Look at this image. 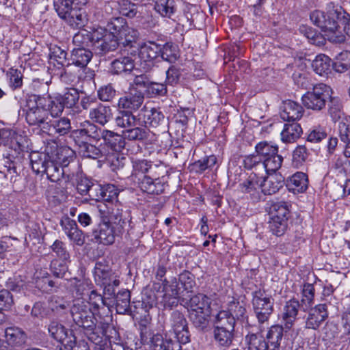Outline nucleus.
I'll return each mask as SVG.
<instances>
[{
  "label": "nucleus",
  "instance_id": "nucleus-1",
  "mask_svg": "<svg viewBox=\"0 0 350 350\" xmlns=\"http://www.w3.org/2000/svg\"><path fill=\"white\" fill-rule=\"evenodd\" d=\"M310 18L332 42H344L345 33L350 37V14L338 4L329 2L325 12L314 10L310 14Z\"/></svg>",
  "mask_w": 350,
  "mask_h": 350
},
{
  "label": "nucleus",
  "instance_id": "nucleus-2",
  "mask_svg": "<svg viewBox=\"0 0 350 350\" xmlns=\"http://www.w3.org/2000/svg\"><path fill=\"white\" fill-rule=\"evenodd\" d=\"M72 154V151L66 147L59 148L55 158L48 153L33 152L30 155L32 170L37 174H46L51 182H58L64 178L65 173L59 165L66 166Z\"/></svg>",
  "mask_w": 350,
  "mask_h": 350
},
{
  "label": "nucleus",
  "instance_id": "nucleus-3",
  "mask_svg": "<svg viewBox=\"0 0 350 350\" xmlns=\"http://www.w3.org/2000/svg\"><path fill=\"white\" fill-rule=\"evenodd\" d=\"M46 102L45 98L33 94L27 98L25 105L23 107V112L27 124L38 126L42 131L49 118Z\"/></svg>",
  "mask_w": 350,
  "mask_h": 350
},
{
  "label": "nucleus",
  "instance_id": "nucleus-4",
  "mask_svg": "<svg viewBox=\"0 0 350 350\" xmlns=\"http://www.w3.org/2000/svg\"><path fill=\"white\" fill-rule=\"evenodd\" d=\"M211 299L201 293L193 295L186 303L189 319L195 327L203 329L207 326L211 314Z\"/></svg>",
  "mask_w": 350,
  "mask_h": 350
},
{
  "label": "nucleus",
  "instance_id": "nucleus-5",
  "mask_svg": "<svg viewBox=\"0 0 350 350\" xmlns=\"http://www.w3.org/2000/svg\"><path fill=\"white\" fill-rule=\"evenodd\" d=\"M332 94V90L329 86L324 83H319L315 85L312 90L302 96V103L307 109L321 111L331 99Z\"/></svg>",
  "mask_w": 350,
  "mask_h": 350
},
{
  "label": "nucleus",
  "instance_id": "nucleus-6",
  "mask_svg": "<svg viewBox=\"0 0 350 350\" xmlns=\"http://www.w3.org/2000/svg\"><path fill=\"white\" fill-rule=\"evenodd\" d=\"M109 31H113L117 34L118 44H121L124 47L129 46L131 49L136 44L139 36L138 31L127 25L124 18L122 17L113 18L108 23Z\"/></svg>",
  "mask_w": 350,
  "mask_h": 350
},
{
  "label": "nucleus",
  "instance_id": "nucleus-7",
  "mask_svg": "<svg viewBox=\"0 0 350 350\" xmlns=\"http://www.w3.org/2000/svg\"><path fill=\"white\" fill-rule=\"evenodd\" d=\"M94 275L96 283L103 288L105 295H115V287L119 286L120 280L108 265L105 262H97L94 267Z\"/></svg>",
  "mask_w": 350,
  "mask_h": 350
},
{
  "label": "nucleus",
  "instance_id": "nucleus-8",
  "mask_svg": "<svg viewBox=\"0 0 350 350\" xmlns=\"http://www.w3.org/2000/svg\"><path fill=\"white\" fill-rule=\"evenodd\" d=\"M113 31L98 27L92 31V45L99 54H105L115 51L118 46V41Z\"/></svg>",
  "mask_w": 350,
  "mask_h": 350
},
{
  "label": "nucleus",
  "instance_id": "nucleus-9",
  "mask_svg": "<svg viewBox=\"0 0 350 350\" xmlns=\"http://www.w3.org/2000/svg\"><path fill=\"white\" fill-rule=\"evenodd\" d=\"M70 313L73 321L85 330H92L96 328L94 315L83 298H78L74 301Z\"/></svg>",
  "mask_w": 350,
  "mask_h": 350
},
{
  "label": "nucleus",
  "instance_id": "nucleus-10",
  "mask_svg": "<svg viewBox=\"0 0 350 350\" xmlns=\"http://www.w3.org/2000/svg\"><path fill=\"white\" fill-rule=\"evenodd\" d=\"M274 299L264 290L252 293V306L260 323L267 322L273 311Z\"/></svg>",
  "mask_w": 350,
  "mask_h": 350
},
{
  "label": "nucleus",
  "instance_id": "nucleus-11",
  "mask_svg": "<svg viewBox=\"0 0 350 350\" xmlns=\"http://www.w3.org/2000/svg\"><path fill=\"white\" fill-rule=\"evenodd\" d=\"M167 324L171 327L170 331L174 334L176 341L180 342V345L186 344L190 341L187 321L181 312L174 311Z\"/></svg>",
  "mask_w": 350,
  "mask_h": 350
},
{
  "label": "nucleus",
  "instance_id": "nucleus-12",
  "mask_svg": "<svg viewBox=\"0 0 350 350\" xmlns=\"http://www.w3.org/2000/svg\"><path fill=\"white\" fill-rule=\"evenodd\" d=\"M50 336L68 349H72L76 344V337L72 331L65 327L60 323L53 321L48 327Z\"/></svg>",
  "mask_w": 350,
  "mask_h": 350
},
{
  "label": "nucleus",
  "instance_id": "nucleus-13",
  "mask_svg": "<svg viewBox=\"0 0 350 350\" xmlns=\"http://www.w3.org/2000/svg\"><path fill=\"white\" fill-rule=\"evenodd\" d=\"M97 209L102 221L109 224L124 223L122 221V208L119 201L109 204L100 202L97 205Z\"/></svg>",
  "mask_w": 350,
  "mask_h": 350
},
{
  "label": "nucleus",
  "instance_id": "nucleus-14",
  "mask_svg": "<svg viewBox=\"0 0 350 350\" xmlns=\"http://www.w3.org/2000/svg\"><path fill=\"white\" fill-rule=\"evenodd\" d=\"M44 125L42 132L51 136H55V135H64L71 129L70 121L66 117L60 118L59 117L52 118L49 117L47 124Z\"/></svg>",
  "mask_w": 350,
  "mask_h": 350
},
{
  "label": "nucleus",
  "instance_id": "nucleus-15",
  "mask_svg": "<svg viewBox=\"0 0 350 350\" xmlns=\"http://www.w3.org/2000/svg\"><path fill=\"white\" fill-rule=\"evenodd\" d=\"M106 131V129L98 128L94 124L87 121L83 124V128L76 130L75 133L77 137L81 138V140L96 142L100 139H103Z\"/></svg>",
  "mask_w": 350,
  "mask_h": 350
},
{
  "label": "nucleus",
  "instance_id": "nucleus-16",
  "mask_svg": "<svg viewBox=\"0 0 350 350\" xmlns=\"http://www.w3.org/2000/svg\"><path fill=\"white\" fill-rule=\"evenodd\" d=\"M60 224L64 233L71 241L79 246L84 244L85 236L82 230L78 228L75 220L66 217L61 220Z\"/></svg>",
  "mask_w": 350,
  "mask_h": 350
},
{
  "label": "nucleus",
  "instance_id": "nucleus-17",
  "mask_svg": "<svg viewBox=\"0 0 350 350\" xmlns=\"http://www.w3.org/2000/svg\"><path fill=\"white\" fill-rule=\"evenodd\" d=\"M144 96L135 90H130L129 92L118 100L119 109H127L129 111L137 110L142 105Z\"/></svg>",
  "mask_w": 350,
  "mask_h": 350
},
{
  "label": "nucleus",
  "instance_id": "nucleus-18",
  "mask_svg": "<svg viewBox=\"0 0 350 350\" xmlns=\"http://www.w3.org/2000/svg\"><path fill=\"white\" fill-rule=\"evenodd\" d=\"M149 350H183L181 345L176 340L165 338L159 334H154L149 342Z\"/></svg>",
  "mask_w": 350,
  "mask_h": 350
},
{
  "label": "nucleus",
  "instance_id": "nucleus-19",
  "mask_svg": "<svg viewBox=\"0 0 350 350\" xmlns=\"http://www.w3.org/2000/svg\"><path fill=\"white\" fill-rule=\"evenodd\" d=\"M299 309H302L301 304L294 298L285 303L282 317L286 329H290L293 326Z\"/></svg>",
  "mask_w": 350,
  "mask_h": 350
},
{
  "label": "nucleus",
  "instance_id": "nucleus-20",
  "mask_svg": "<svg viewBox=\"0 0 350 350\" xmlns=\"http://www.w3.org/2000/svg\"><path fill=\"white\" fill-rule=\"evenodd\" d=\"M241 191L247 193L252 200L256 201L260 198V177L256 173L251 174L247 180L240 184Z\"/></svg>",
  "mask_w": 350,
  "mask_h": 350
},
{
  "label": "nucleus",
  "instance_id": "nucleus-21",
  "mask_svg": "<svg viewBox=\"0 0 350 350\" xmlns=\"http://www.w3.org/2000/svg\"><path fill=\"white\" fill-rule=\"evenodd\" d=\"M93 189L95 190L94 199L97 201L102 200L107 204L118 201L119 191L114 185L108 184L104 186L96 185Z\"/></svg>",
  "mask_w": 350,
  "mask_h": 350
},
{
  "label": "nucleus",
  "instance_id": "nucleus-22",
  "mask_svg": "<svg viewBox=\"0 0 350 350\" xmlns=\"http://www.w3.org/2000/svg\"><path fill=\"white\" fill-rule=\"evenodd\" d=\"M161 45L154 42H145L141 45L139 50L140 59L146 63H153L160 57Z\"/></svg>",
  "mask_w": 350,
  "mask_h": 350
},
{
  "label": "nucleus",
  "instance_id": "nucleus-23",
  "mask_svg": "<svg viewBox=\"0 0 350 350\" xmlns=\"http://www.w3.org/2000/svg\"><path fill=\"white\" fill-rule=\"evenodd\" d=\"M261 192L265 195L277 193L284 185V179L280 174H273L267 178L260 177Z\"/></svg>",
  "mask_w": 350,
  "mask_h": 350
},
{
  "label": "nucleus",
  "instance_id": "nucleus-24",
  "mask_svg": "<svg viewBox=\"0 0 350 350\" xmlns=\"http://www.w3.org/2000/svg\"><path fill=\"white\" fill-rule=\"evenodd\" d=\"M325 304H319L309 314L306 321V327L310 329H317L327 317Z\"/></svg>",
  "mask_w": 350,
  "mask_h": 350
},
{
  "label": "nucleus",
  "instance_id": "nucleus-25",
  "mask_svg": "<svg viewBox=\"0 0 350 350\" xmlns=\"http://www.w3.org/2000/svg\"><path fill=\"white\" fill-rule=\"evenodd\" d=\"M92 57V53L87 48H74L71 51L70 60L71 63L68 62L67 67L71 64L80 68L87 66Z\"/></svg>",
  "mask_w": 350,
  "mask_h": 350
},
{
  "label": "nucleus",
  "instance_id": "nucleus-26",
  "mask_svg": "<svg viewBox=\"0 0 350 350\" xmlns=\"http://www.w3.org/2000/svg\"><path fill=\"white\" fill-rule=\"evenodd\" d=\"M303 111V108L299 104L293 100H287L284 103L280 117L284 121L294 122L301 118Z\"/></svg>",
  "mask_w": 350,
  "mask_h": 350
},
{
  "label": "nucleus",
  "instance_id": "nucleus-27",
  "mask_svg": "<svg viewBox=\"0 0 350 350\" xmlns=\"http://www.w3.org/2000/svg\"><path fill=\"white\" fill-rule=\"evenodd\" d=\"M141 189L149 194H159L164 190V184L157 177L144 175L139 183Z\"/></svg>",
  "mask_w": 350,
  "mask_h": 350
},
{
  "label": "nucleus",
  "instance_id": "nucleus-28",
  "mask_svg": "<svg viewBox=\"0 0 350 350\" xmlns=\"http://www.w3.org/2000/svg\"><path fill=\"white\" fill-rule=\"evenodd\" d=\"M25 137L14 130L3 129V144L14 150L24 147Z\"/></svg>",
  "mask_w": 350,
  "mask_h": 350
},
{
  "label": "nucleus",
  "instance_id": "nucleus-29",
  "mask_svg": "<svg viewBox=\"0 0 350 350\" xmlns=\"http://www.w3.org/2000/svg\"><path fill=\"white\" fill-rule=\"evenodd\" d=\"M89 117L93 122L104 126L112 118V111L110 107L100 104L90 109Z\"/></svg>",
  "mask_w": 350,
  "mask_h": 350
},
{
  "label": "nucleus",
  "instance_id": "nucleus-30",
  "mask_svg": "<svg viewBox=\"0 0 350 350\" xmlns=\"http://www.w3.org/2000/svg\"><path fill=\"white\" fill-rule=\"evenodd\" d=\"M105 133L103 141L107 148L115 152H121L124 148L126 143L124 135L109 130Z\"/></svg>",
  "mask_w": 350,
  "mask_h": 350
},
{
  "label": "nucleus",
  "instance_id": "nucleus-31",
  "mask_svg": "<svg viewBox=\"0 0 350 350\" xmlns=\"http://www.w3.org/2000/svg\"><path fill=\"white\" fill-rule=\"evenodd\" d=\"M85 2V0H53V5L58 16L65 17L69 12L84 5Z\"/></svg>",
  "mask_w": 350,
  "mask_h": 350
},
{
  "label": "nucleus",
  "instance_id": "nucleus-32",
  "mask_svg": "<svg viewBox=\"0 0 350 350\" xmlns=\"http://www.w3.org/2000/svg\"><path fill=\"white\" fill-rule=\"evenodd\" d=\"M283 336V327L281 325H273L266 334V344L270 350H280V342Z\"/></svg>",
  "mask_w": 350,
  "mask_h": 350
},
{
  "label": "nucleus",
  "instance_id": "nucleus-33",
  "mask_svg": "<svg viewBox=\"0 0 350 350\" xmlns=\"http://www.w3.org/2000/svg\"><path fill=\"white\" fill-rule=\"evenodd\" d=\"M94 239L99 243L103 245H111L115 241V236L111 224L102 221L99 225L98 232H94Z\"/></svg>",
  "mask_w": 350,
  "mask_h": 350
},
{
  "label": "nucleus",
  "instance_id": "nucleus-34",
  "mask_svg": "<svg viewBox=\"0 0 350 350\" xmlns=\"http://www.w3.org/2000/svg\"><path fill=\"white\" fill-rule=\"evenodd\" d=\"M288 189L293 193H302L308 187V178L305 173L297 172L294 174L288 180Z\"/></svg>",
  "mask_w": 350,
  "mask_h": 350
},
{
  "label": "nucleus",
  "instance_id": "nucleus-35",
  "mask_svg": "<svg viewBox=\"0 0 350 350\" xmlns=\"http://www.w3.org/2000/svg\"><path fill=\"white\" fill-rule=\"evenodd\" d=\"M302 133V129L297 122L287 123L281 133V139L284 143H293L299 139Z\"/></svg>",
  "mask_w": 350,
  "mask_h": 350
},
{
  "label": "nucleus",
  "instance_id": "nucleus-36",
  "mask_svg": "<svg viewBox=\"0 0 350 350\" xmlns=\"http://www.w3.org/2000/svg\"><path fill=\"white\" fill-rule=\"evenodd\" d=\"M116 126L126 130L138 124L135 116L131 111L120 110L114 118Z\"/></svg>",
  "mask_w": 350,
  "mask_h": 350
},
{
  "label": "nucleus",
  "instance_id": "nucleus-37",
  "mask_svg": "<svg viewBox=\"0 0 350 350\" xmlns=\"http://www.w3.org/2000/svg\"><path fill=\"white\" fill-rule=\"evenodd\" d=\"M134 60L131 57H121L111 63V70L113 74L120 75L131 72L134 68Z\"/></svg>",
  "mask_w": 350,
  "mask_h": 350
},
{
  "label": "nucleus",
  "instance_id": "nucleus-38",
  "mask_svg": "<svg viewBox=\"0 0 350 350\" xmlns=\"http://www.w3.org/2000/svg\"><path fill=\"white\" fill-rule=\"evenodd\" d=\"M235 319L232 314L225 310L219 311L215 319V328H223L225 329L234 331Z\"/></svg>",
  "mask_w": 350,
  "mask_h": 350
},
{
  "label": "nucleus",
  "instance_id": "nucleus-39",
  "mask_svg": "<svg viewBox=\"0 0 350 350\" xmlns=\"http://www.w3.org/2000/svg\"><path fill=\"white\" fill-rule=\"evenodd\" d=\"M5 335L8 343L12 346H19L25 342L26 335L25 332L18 327H8L5 331Z\"/></svg>",
  "mask_w": 350,
  "mask_h": 350
},
{
  "label": "nucleus",
  "instance_id": "nucleus-40",
  "mask_svg": "<svg viewBox=\"0 0 350 350\" xmlns=\"http://www.w3.org/2000/svg\"><path fill=\"white\" fill-rule=\"evenodd\" d=\"M234 332L233 330L214 327V339L219 346L228 347L232 342Z\"/></svg>",
  "mask_w": 350,
  "mask_h": 350
},
{
  "label": "nucleus",
  "instance_id": "nucleus-41",
  "mask_svg": "<svg viewBox=\"0 0 350 350\" xmlns=\"http://www.w3.org/2000/svg\"><path fill=\"white\" fill-rule=\"evenodd\" d=\"M314 72L319 75L328 74L331 70V59L323 54L319 55L312 62Z\"/></svg>",
  "mask_w": 350,
  "mask_h": 350
},
{
  "label": "nucleus",
  "instance_id": "nucleus-42",
  "mask_svg": "<svg viewBox=\"0 0 350 350\" xmlns=\"http://www.w3.org/2000/svg\"><path fill=\"white\" fill-rule=\"evenodd\" d=\"M61 18L73 28H81L85 26L87 21L85 15L77 8L69 12L65 17Z\"/></svg>",
  "mask_w": 350,
  "mask_h": 350
},
{
  "label": "nucleus",
  "instance_id": "nucleus-43",
  "mask_svg": "<svg viewBox=\"0 0 350 350\" xmlns=\"http://www.w3.org/2000/svg\"><path fill=\"white\" fill-rule=\"evenodd\" d=\"M299 32L304 36L310 43L315 45H321L323 44L324 40L327 38L323 35H320L312 27L302 25L299 27Z\"/></svg>",
  "mask_w": 350,
  "mask_h": 350
},
{
  "label": "nucleus",
  "instance_id": "nucleus-44",
  "mask_svg": "<svg viewBox=\"0 0 350 350\" xmlns=\"http://www.w3.org/2000/svg\"><path fill=\"white\" fill-rule=\"evenodd\" d=\"M289 213L288 204L286 202H276L272 203L269 208L270 218L279 219H288Z\"/></svg>",
  "mask_w": 350,
  "mask_h": 350
},
{
  "label": "nucleus",
  "instance_id": "nucleus-45",
  "mask_svg": "<svg viewBox=\"0 0 350 350\" xmlns=\"http://www.w3.org/2000/svg\"><path fill=\"white\" fill-rule=\"evenodd\" d=\"M9 87L15 90L23 86V74L21 69L10 68L5 74Z\"/></svg>",
  "mask_w": 350,
  "mask_h": 350
},
{
  "label": "nucleus",
  "instance_id": "nucleus-46",
  "mask_svg": "<svg viewBox=\"0 0 350 350\" xmlns=\"http://www.w3.org/2000/svg\"><path fill=\"white\" fill-rule=\"evenodd\" d=\"M131 295L128 290L120 291L116 295V310L120 314L128 312L130 308Z\"/></svg>",
  "mask_w": 350,
  "mask_h": 350
},
{
  "label": "nucleus",
  "instance_id": "nucleus-47",
  "mask_svg": "<svg viewBox=\"0 0 350 350\" xmlns=\"http://www.w3.org/2000/svg\"><path fill=\"white\" fill-rule=\"evenodd\" d=\"M79 146V152L84 157L96 159L100 158L102 155L100 150L88 142L81 140Z\"/></svg>",
  "mask_w": 350,
  "mask_h": 350
},
{
  "label": "nucleus",
  "instance_id": "nucleus-48",
  "mask_svg": "<svg viewBox=\"0 0 350 350\" xmlns=\"http://www.w3.org/2000/svg\"><path fill=\"white\" fill-rule=\"evenodd\" d=\"M160 57L165 61L174 62L179 57L178 46L171 42H167L161 45Z\"/></svg>",
  "mask_w": 350,
  "mask_h": 350
},
{
  "label": "nucleus",
  "instance_id": "nucleus-49",
  "mask_svg": "<svg viewBox=\"0 0 350 350\" xmlns=\"http://www.w3.org/2000/svg\"><path fill=\"white\" fill-rule=\"evenodd\" d=\"M247 350H270L265 340L258 335H247L245 338Z\"/></svg>",
  "mask_w": 350,
  "mask_h": 350
},
{
  "label": "nucleus",
  "instance_id": "nucleus-50",
  "mask_svg": "<svg viewBox=\"0 0 350 350\" xmlns=\"http://www.w3.org/2000/svg\"><path fill=\"white\" fill-rule=\"evenodd\" d=\"M123 135L125 139L129 141H142L147 138V131L137 124L135 126H132L123 131Z\"/></svg>",
  "mask_w": 350,
  "mask_h": 350
},
{
  "label": "nucleus",
  "instance_id": "nucleus-51",
  "mask_svg": "<svg viewBox=\"0 0 350 350\" xmlns=\"http://www.w3.org/2000/svg\"><path fill=\"white\" fill-rule=\"evenodd\" d=\"M301 307L304 311H306L313 304L314 296V287L312 284L307 283L303 286L301 291Z\"/></svg>",
  "mask_w": 350,
  "mask_h": 350
},
{
  "label": "nucleus",
  "instance_id": "nucleus-52",
  "mask_svg": "<svg viewBox=\"0 0 350 350\" xmlns=\"http://www.w3.org/2000/svg\"><path fill=\"white\" fill-rule=\"evenodd\" d=\"M92 31L89 32L83 29L75 34L72 38V43L75 48H86L89 44H92Z\"/></svg>",
  "mask_w": 350,
  "mask_h": 350
},
{
  "label": "nucleus",
  "instance_id": "nucleus-53",
  "mask_svg": "<svg viewBox=\"0 0 350 350\" xmlns=\"http://www.w3.org/2000/svg\"><path fill=\"white\" fill-rule=\"evenodd\" d=\"M46 110H48V116L51 118H58L63 112L64 105L57 96L53 98H50L48 104H46Z\"/></svg>",
  "mask_w": 350,
  "mask_h": 350
},
{
  "label": "nucleus",
  "instance_id": "nucleus-54",
  "mask_svg": "<svg viewBox=\"0 0 350 350\" xmlns=\"http://www.w3.org/2000/svg\"><path fill=\"white\" fill-rule=\"evenodd\" d=\"M142 111L144 113L145 124L152 126H157L164 118V116L154 108L150 109H143Z\"/></svg>",
  "mask_w": 350,
  "mask_h": 350
},
{
  "label": "nucleus",
  "instance_id": "nucleus-55",
  "mask_svg": "<svg viewBox=\"0 0 350 350\" xmlns=\"http://www.w3.org/2000/svg\"><path fill=\"white\" fill-rule=\"evenodd\" d=\"M64 107H72L79 98V94L75 88L67 89L62 95L57 96Z\"/></svg>",
  "mask_w": 350,
  "mask_h": 350
},
{
  "label": "nucleus",
  "instance_id": "nucleus-56",
  "mask_svg": "<svg viewBox=\"0 0 350 350\" xmlns=\"http://www.w3.org/2000/svg\"><path fill=\"white\" fill-rule=\"evenodd\" d=\"M155 10L164 17H170L174 13V1L172 0H158L154 5Z\"/></svg>",
  "mask_w": 350,
  "mask_h": 350
},
{
  "label": "nucleus",
  "instance_id": "nucleus-57",
  "mask_svg": "<svg viewBox=\"0 0 350 350\" xmlns=\"http://www.w3.org/2000/svg\"><path fill=\"white\" fill-rule=\"evenodd\" d=\"M283 157L278 154L262 163L260 167L265 169L267 173L275 172L281 167Z\"/></svg>",
  "mask_w": 350,
  "mask_h": 350
},
{
  "label": "nucleus",
  "instance_id": "nucleus-58",
  "mask_svg": "<svg viewBox=\"0 0 350 350\" xmlns=\"http://www.w3.org/2000/svg\"><path fill=\"white\" fill-rule=\"evenodd\" d=\"M118 9L121 14L129 18H133L137 12V7L129 0H121L118 3Z\"/></svg>",
  "mask_w": 350,
  "mask_h": 350
},
{
  "label": "nucleus",
  "instance_id": "nucleus-59",
  "mask_svg": "<svg viewBox=\"0 0 350 350\" xmlns=\"http://www.w3.org/2000/svg\"><path fill=\"white\" fill-rule=\"evenodd\" d=\"M308 151L305 146H298L293 153V164L299 168L308 158Z\"/></svg>",
  "mask_w": 350,
  "mask_h": 350
},
{
  "label": "nucleus",
  "instance_id": "nucleus-60",
  "mask_svg": "<svg viewBox=\"0 0 350 350\" xmlns=\"http://www.w3.org/2000/svg\"><path fill=\"white\" fill-rule=\"evenodd\" d=\"M269 223L270 230L278 237L282 236L287 228V219L270 218Z\"/></svg>",
  "mask_w": 350,
  "mask_h": 350
},
{
  "label": "nucleus",
  "instance_id": "nucleus-61",
  "mask_svg": "<svg viewBox=\"0 0 350 350\" xmlns=\"http://www.w3.org/2000/svg\"><path fill=\"white\" fill-rule=\"evenodd\" d=\"M96 185L92 184L91 181L86 178H81L77 183V189L79 193L81 195H85L89 193V196L94 198L95 190L93 189Z\"/></svg>",
  "mask_w": 350,
  "mask_h": 350
},
{
  "label": "nucleus",
  "instance_id": "nucleus-62",
  "mask_svg": "<svg viewBox=\"0 0 350 350\" xmlns=\"http://www.w3.org/2000/svg\"><path fill=\"white\" fill-rule=\"evenodd\" d=\"M149 81L147 77L144 75L136 76L133 80L132 84H131L129 89L133 90H135L137 92H139L142 95H145L147 90Z\"/></svg>",
  "mask_w": 350,
  "mask_h": 350
},
{
  "label": "nucleus",
  "instance_id": "nucleus-63",
  "mask_svg": "<svg viewBox=\"0 0 350 350\" xmlns=\"http://www.w3.org/2000/svg\"><path fill=\"white\" fill-rule=\"evenodd\" d=\"M51 59L55 60L57 64L64 67L67 62V53L64 49L57 46H54L50 49Z\"/></svg>",
  "mask_w": 350,
  "mask_h": 350
},
{
  "label": "nucleus",
  "instance_id": "nucleus-64",
  "mask_svg": "<svg viewBox=\"0 0 350 350\" xmlns=\"http://www.w3.org/2000/svg\"><path fill=\"white\" fill-rule=\"evenodd\" d=\"M167 93L165 84L154 82H149L146 94L150 96H163Z\"/></svg>",
  "mask_w": 350,
  "mask_h": 350
}]
</instances>
